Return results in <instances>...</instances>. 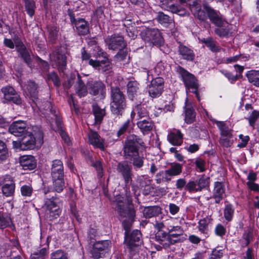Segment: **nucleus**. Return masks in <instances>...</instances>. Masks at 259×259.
Instances as JSON below:
<instances>
[{
    "label": "nucleus",
    "instance_id": "nucleus-1",
    "mask_svg": "<svg viewBox=\"0 0 259 259\" xmlns=\"http://www.w3.org/2000/svg\"><path fill=\"white\" fill-rule=\"evenodd\" d=\"M52 179L53 181L52 191L49 188L44 189L45 195L44 205L46 208L47 216L51 221L57 219L61 214L62 210L58 205L61 200L56 195L55 196L47 195L51 192L61 193L65 187L64 178H52Z\"/></svg>",
    "mask_w": 259,
    "mask_h": 259
},
{
    "label": "nucleus",
    "instance_id": "nucleus-45",
    "mask_svg": "<svg viewBox=\"0 0 259 259\" xmlns=\"http://www.w3.org/2000/svg\"><path fill=\"white\" fill-rule=\"evenodd\" d=\"M157 19L160 23L165 25L171 24L174 22L172 18L162 12L157 13Z\"/></svg>",
    "mask_w": 259,
    "mask_h": 259
},
{
    "label": "nucleus",
    "instance_id": "nucleus-64",
    "mask_svg": "<svg viewBox=\"0 0 259 259\" xmlns=\"http://www.w3.org/2000/svg\"><path fill=\"white\" fill-rule=\"evenodd\" d=\"M222 250L213 249L209 259H220L223 256Z\"/></svg>",
    "mask_w": 259,
    "mask_h": 259
},
{
    "label": "nucleus",
    "instance_id": "nucleus-36",
    "mask_svg": "<svg viewBox=\"0 0 259 259\" xmlns=\"http://www.w3.org/2000/svg\"><path fill=\"white\" fill-rule=\"evenodd\" d=\"M54 60L56 61L59 69L62 71L65 68L66 65V57L65 55L57 51L54 53Z\"/></svg>",
    "mask_w": 259,
    "mask_h": 259
},
{
    "label": "nucleus",
    "instance_id": "nucleus-7",
    "mask_svg": "<svg viewBox=\"0 0 259 259\" xmlns=\"http://www.w3.org/2000/svg\"><path fill=\"white\" fill-rule=\"evenodd\" d=\"M160 6L163 9L181 16L189 15V12L185 8L181 6L175 5L173 0H162L160 2Z\"/></svg>",
    "mask_w": 259,
    "mask_h": 259
},
{
    "label": "nucleus",
    "instance_id": "nucleus-10",
    "mask_svg": "<svg viewBox=\"0 0 259 259\" xmlns=\"http://www.w3.org/2000/svg\"><path fill=\"white\" fill-rule=\"evenodd\" d=\"M105 42L108 48L113 50H120L124 49L126 44L121 35L113 34L110 37H107Z\"/></svg>",
    "mask_w": 259,
    "mask_h": 259
},
{
    "label": "nucleus",
    "instance_id": "nucleus-3",
    "mask_svg": "<svg viewBox=\"0 0 259 259\" xmlns=\"http://www.w3.org/2000/svg\"><path fill=\"white\" fill-rule=\"evenodd\" d=\"M144 142L139 137L135 135H131L127 137L123 147L124 156L129 159L139 154L140 147L144 146Z\"/></svg>",
    "mask_w": 259,
    "mask_h": 259
},
{
    "label": "nucleus",
    "instance_id": "nucleus-47",
    "mask_svg": "<svg viewBox=\"0 0 259 259\" xmlns=\"http://www.w3.org/2000/svg\"><path fill=\"white\" fill-rule=\"evenodd\" d=\"M9 157L8 149L6 144L0 140V162L6 160Z\"/></svg>",
    "mask_w": 259,
    "mask_h": 259
},
{
    "label": "nucleus",
    "instance_id": "nucleus-32",
    "mask_svg": "<svg viewBox=\"0 0 259 259\" xmlns=\"http://www.w3.org/2000/svg\"><path fill=\"white\" fill-rule=\"evenodd\" d=\"M169 231V238L173 240L176 241V243L180 241L179 237L183 234L184 231L183 229L179 226H170L167 228Z\"/></svg>",
    "mask_w": 259,
    "mask_h": 259
},
{
    "label": "nucleus",
    "instance_id": "nucleus-19",
    "mask_svg": "<svg viewBox=\"0 0 259 259\" xmlns=\"http://www.w3.org/2000/svg\"><path fill=\"white\" fill-rule=\"evenodd\" d=\"M89 64L102 73L105 72L111 68V63L108 58L101 61L90 59Z\"/></svg>",
    "mask_w": 259,
    "mask_h": 259
},
{
    "label": "nucleus",
    "instance_id": "nucleus-35",
    "mask_svg": "<svg viewBox=\"0 0 259 259\" xmlns=\"http://www.w3.org/2000/svg\"><path fill=\"white\" fill-rule=\"evenodd\" d=\"M75 89L76 94L80 97H84L87 94V87L81 79V76L79 74H77V80L75 85Z\"/></svg>",
    "mask_w": 259,
    "mask_h": 259
},
{
    "label": "nucleus",
    "instance_id": "nucleus-53",
    "mask_svg": "<svg viewBox=\"0 0 259 259\" xmlns=\"http://www.w3.org/2000/svg\"><path fill=\"white\" fill-rule=\"evenodd\" d=\"M125 30L129 37L132 39H134L137 36V30L136 27L133 25H128L126 26L124 24Z\"/></svg>",
    "mask_w": 259,
    "mask_h": 259
},
{
    "label": "nucleus",
    "instance_id": "nucleus-9",
    "mask_svg": "<svg viewBox=\"0 0 259 259\" xmlns=\"http://www.w3.org/2000/svg\"><path fill=\"white\" fill-rule=\"evenodd\" d=\"M117 172L123 178L126 185L132 181L133 173L132 166L127 161H122L117 163L116 167Z\"/></svg>",
    "mask_w": 259,
    "mask_h": 259
},
{
    "label": "nucleus",
    "instance_id": "nucleus-56",
    "mask_svg": "<svg viewBox=\"0 0 259 259\" xmlns=\"http://www.w3.org/2000/svg\"><path fill=\"white\" fill-rule=\"evenodd\" d=\"M47 79L53 82L54 85L56 87L60 85V81L57 74L55 72H52L48 75Z\"/></svg>",
    "mask_w": 259,
    "mask_h": 259
},
{
    "label": "nucleus",
    "instance_id": "nucleus-62",
    "mask_svg": "<svg viewBox=\"0 0 259 259\" xmlns=\"http://www.w3.org/2000/svg\"><path fill=\"white\" fill-rule=\"evenodd\" d=\"M51 259H67V257L64 252L58 250L52 254Z\"/></svg>",
    "mask_w": 259,
    "mask_h": 259
},
{
    "label": "nucleus",
    "instance_id": "nucleus-48",
    "mask_svg": "<svg viewBox=\"0 0 259 259\" xmlns=\"http://www.w3.org/2000/svg\"><path fill=\"white\" fill-rule=\"evenodd\" d=\"M180 3L184 6H188L189 9L192 12L196 8H199L200 5L198 3V0H179Z\"/></svg>",
    "mask_w": 259,
    "mask_h": 259
},
{
    "label": "nucleus",
    "instance_id": "nucleus-34",
    "mask_svg": "<svg viewBox=\"0 0 259 259\" xmlns=\"http://www.w3.org/2000/svg\"><path fill=\"white\" fill-rule=\"evenodd\" d=\"M93 112L95 116V123L100 124L106 114L105 110L101 109L97 104L93 105Z\"/></svg>",
    "mask_w": 259,
    "mask_h": 259
},
{
    "label": "nucleus",
    "instance_id": "nucleus-63",
    "mask_svg": "<svg viewBox=\"0 0 259 259\" xmlns=\"http://www.w3.org/2000/svg\"><path fill=\"white\" fill-rule=\"evenodd\" d=\"M259 117V112L254 111L252 112L251 115L248 118V121L250 126L253 127L255 122L256 119Z\"/></svg>",
    "mask_w": 259,
    "mask_h": 259
},
{
    "label": "nucleus",
    "instance_id": "nucleus-61",
    "mask_svg": "<svg viewBox=\"0 0 259 259\" xmlns=\"http://www.w3.org/2000/svg\"><path fill=\"white\" fill-rule=\"evenodd\" d=\"M58 29L57 27H52L49 30V38L50 40L54 43L58 37Z\"/></svg>",
    "mask_w": 259,
    "mask_h": 259
},
{
    "label": "nucleus",
    "instance_id": "nucleus-54",
    "mask_svg": "<svg viewBox=\"0 0 259 259\" xmlns=\"http://www.w3.org/2000/svg\"><path fill=\"white\" fill-rule=\"evenodd\" d=\"M234 214V209L231 204H228L226 206L224 209V217L228 221H231Z\"/></svg>",
    "mask_w": 259,
    "mask_h": 259
},
{
    "label": "nucleus",
    "instance_id": "nucleus-5",
    "mask_svg": "<svg viewBox=\"0 0 259 259\" xmlns=\"http://www.w3.org/2000/svg\"><path fill=\"white\" fill-rule=\"evenodd\" d=\"M176 70L181 76L186 89L190 92L194 93L197 99L199 100L198 93V83L195 77L180 66L177 67Z\"/></svg>",
    "mask_w": 259,
    "mask_h": 259
},
{
    "label": "nucleus",
    "instance_id": "nucleus-29",
    "mask_svg": "<svg viewBox=\"0 0 259 259\" xmlns=\"http://www.w3.org/2000/svg\"><path fill=\"white\" fill-rule=\"evenodd\" d=\"M77 33L80 35H85L89 32L88 22L83 19H79L75 22Z\"/></svg>",
    "mask_w": 259,
    "mask_h": 259
},
{
    "label": "nucleus",
    "instance_id": "nucleus-12",
    "mask_svg": "<svg viewBox=\"0 0 259 259\" xmlns=\"http://www.w3.org/2000/svg\"><path fill=\"white\" fill-rule=\"evenodd\" d=\"M90 93L103 99L106 95V85L100 80L91 81L88 84Z\"/></svg>",
    "mask_w": 259,
    "mask_h": 259
},
{
    "label": "nucleus",
    "instance_id": "nucleus-38",
    "mask_svg": "<svg viewBox=\"0 0 259 259\" xmlns=\"http://www.w3.org/2000/svg\"><path fill=\"white\" fill-rule=\"evenodd\" d=\"M170 177L180 175L182 171V165L179 163H172L166 169Z\"/></svg>",
    "mask_w": 259,
    "mask_h": 259
},
{
    "label": "nucleus",
    "instance_id": "nucleus-27",
    "mask_svg": "<svg viewBox=\"0 0 259 259\" xmlns=\"http://www.w3.org/2000/svg\"><path fill=\"white\" fill-rule=\"evenodd\" d=\"M139 91V84L137 81H130L127 84V93L128 98L133 100Z\"/></svg>",
    "mask_w": 259,
    "mask_h": 259
},
{
    "label": "nucleus",
    "instance_id": "nucleus-39",
    "mask_svg": "<svg viewBox=\"0 0 259 259\" xmlns=\"http://www.w3.org/2000/svg\"><path fill=\"white\" fill-rule=\"evenodd\" d=\"M35 102L37 103V105L36 106L39 107L40 110H44L46 112H49L52 114L56 113L55 107L52 105L50 102L46 101L42 104H41L39 99H38L37 101H35Z\"/></svg>",
    "mask_w": 259,
    "mask_h": 259
},
{
    "label": "nucleus",
    "instance_id": "nucleus-42",
    "mask_svg": "<svg viewBox=\"0 0 259 259\" xmlns=\"http://www.w3.org/2000/svg\"><path fill=\"white\" fill-rule=\"evenodd\" d=\"M15 184L13 182L10 183L5 184L2 187V192L3 194L6 197L12 196L15 192Z\"/></svg>",
    "mask_w": 259,
    "mask_h": 259
},
{
    "label": "nucleus",
    "instance_id": "nucleus-33",
    "mask_svg": "<svg viewBox=\"0 0 259 259\" xmlns=\"http://www.w3.org/2000/svg\"><path fill=\"white\" fill-rule=\"evenodd\" d=\"M185 107V122L187 123H192L195 119L196 113L194 111L192 105L187 103V99L186 101Z\"/></svg>",
    "mask_w": 259,
    "mask_h": 259
},
{
    "label": "nucleus",
    "instance_id": "nucleus-58",
    "mask_svg": "<svg viewBox=\"0 0 259 259\" xmlns=\"http://www.w3.org/2000/svg\"><path fill=\"white\" fill-rule=\"evenodd\" d=\"M33 192V189L30 186L24 185L21 188V192L23 196H30Z\"/></svg>",
    "mask_w": 259,
    "mask_h": 259
},
{
    "label": "nucleus",
    "instance_id": "nucleus-55",
    "mask_svg": "<svg viewBox=\"0 0 259 259\" xmlns=\"http://www.w3.org/2000/svg\"><path fill=\"white\" fill-rule=\"evenodd\" d=\"M192 13L200 20L204 21L206 18L205 12L201 10L200 5L199 6V8H196Z\"/></svg>",
    "mask_w": 259,
    "mask_h": 259
},
{
    "label": "nucleus",
    "instance_id": "nucleus-30",
    "mask_svg": "<svg viewBox=\"0 0 259 259\" xmlns=\"http://www.w3.org/2000/svg\"><path fill=\"white\" fill-rule=\"evenodd\" d=\"M179 52L184 59L188 61H193L194 59L195 55L193 51L182 44L179 45Z\"/></svg>",
    "mask_w": 259,
    "mask_h": 259
},
{
    "label": "nucleus",
    "instance_id": "nucleus-15",
    "mask_svg": "<svg viewBox=\"0 0 259 259\" xmlns=\"http://www.w3.org/2000/svg\"><path fill=\"white\" fill-rule=\"evenodd\" d=\"M24 91L25 95L28 97L35 105H37V103L35 101H37L38 91L37 84L33 81L29 80L24 85Z\"/></svg>",
    "mask_w": 259,
    "mask_h": 259
},
{
    "label": "nucleus",
    "instance_id": "nucleus-37",
    "mask_svg": "<svg viewBox=\"0 0 259 259\" xmlns=\"http://www.w3.org/2000/svg\"><path fill=\"white\" fill-rule=\"evenodd\" d=\"M149 121L143 122L141 125L138 126V128L143 135L149 134L154 127V123L151 118L148 119Z\"/></svg>",
    "mask_w": 259,
    "mask_h": 259
},
{
    "label": "nucleus",
    "instance_id": "nucleus-2",
    "mask_svg": "<svg viewBox=\"0 0 259 259\" xmlns=\"http://www.w3.org/2000/svg\"><path fill=\"white\" fill-rule=\"evenodd\" d=\"M110 96V111L112 115L119 118L126 107L125 96L118 87H111Z\"/></svg>",
    "mask_w": 259,
    "mask_h": 259
},
{
    "label": "nucleus",
    "instance_id": "nucleus-26",
    "mask_svg": "<svg viewBox=\"0 0 259 259\" xmlns=\"http://www.w3.org/2000/svg\"><path fill=\"white\" fill-rule=\"evenodd\" d=\"M224 193L225 188L223 184L221 182H215L213 193V197L215 199V203H220L225 195Z\"/></svg>",
    "mask_w": 259,
    "mask_h": 259
},
{
    "label": "nucleus",
    "instance_id": "nucleus-52",
    "mask_svg": "<svg viewBox=\"0 0 259 259\" xmlns=\"http://www.w3.org/2000/svg\"><path fill=\"white\" fill-rule=\"evenodd\" d=\"M47 254V251L46 248H42L40 250L34 251L31 254V259H45Z\"/></svg>",
    "mask_w": 259,
    "mask_h": 259
},
{
    "label": "nucleus",
    "instance_id": "nucleus-31",
    "mask_svg": "<svg viewBox=\"0 0 259 259\" xmlns=\"http://www.w3.org/2000/svg\"><path fill=\"white\" fill-rule=\"evenodd\" d=\"M17 51L19 52L21 58L29 67H30L32 60L30 54L25 46L23 44L16 45Z\"/></svg>",
    "mask_w": 259,
    "mask_h": 259
},
{
    "label": "nucleus",
    "instance_id": "nucleus-28",
    "mask_svg": "<svg viewBox=\"0 0 259 259\" xmlns=\"http://www.w3.org/2000/svg\"><path fill=\"white\" fill-rule=\"evenodd\" d=\"M161 213V208L158 206L145 207L143 210V215L146 218H151L158 216Z\"/></svg>",
    "mask_w": 259,
    "mask_h": 259
},
{
    "label": "nucleus",
    "instance_id": "nucleus-4",
    "mask_svg": "<svg viewBox=\"0 0 259 259\" xmlns=\"http://www.w3.org/2000/svg\"><path fill=\"white\" fill-rule=\"evenodd\" d=\"M42 132L39 130L32 134L27 132L21 137L22 150L34 149L35 145L40 146L44 142Z\"/></svg>",
    "mask_w": 259,
    "mask_h": 259
},
{
    "label": "nucleus",
    "instance_id": "nucleus-6",
    "mask_svg": "<svg viewBox=\"0 0 259 259\" xmlns=\"http://www.w3.org/2000/svg\"><path fill=\"white\" fill-rule=\"evenodd\" d=\"M140 36L145 42L155 46H160L163 42L160 31L154 28H145L143 30Z\"/></svg>",
    "mask_w": 259,
    "mask_h": 259
},
{
    "label": "nucleus",
    "instance_id": "nucleus-44",
    "mask_svg": "<svg viewBox=\"0 0 259 259\" xmlns=\"http://www.w3.org/2000/svg\"><path fill=\"white\" fill-rule=\"evenodd\" d=\"M202 41L212 52H219L222 49L211 38H204Z\"/></svg>",
    "mask_w": 259,
    "mask_h": 259
},
{
    "label": "nucleus",
    "instance_id": "nucleus-51",
    "mask_svg": "<svg viewBox=\"0 0 259 259\" xmlns=\"http://www.w3.org/2000/svg\"><path fill=\"white\" fill-rule=\"evenodd\" d=\"M25 7L27 14L32 17L34 13V10L35 8V3L31 0H24Z\"/></svg>",
    "mask_w": 259,
    "mask_h": 259
},
{
    "label": "nucleus",
    "instance_id": "nucleus-49",
    "mask_svg": "<svg viewBox=\"0 0 259 259\" xmlns=\"http://www.w3.org/2000/svg\"><path fill=\"white\" fill-rule=\"evenodd\" d=\"M210 223V219L209 218H204L200 220L199 222V230L203 233H207L208 230V225Z\"/></svg>",
    "mask_w": 259,
    "mask_h": 259
},
{
    "label": "nucleus",
    "instance_id": "nucleus-17",
    "mask_svg": "<svg viewBox=\"0 0 259 259\" xmlns=\"http://www.w3.org/2000/svg\"><path fill=\"white\" fill-rule=\"evenodd\" d=\"M117 210L118 214L123 218L132 220L135 217V211L132 205L118 202L117 204Z\"/></svg>",
    "mask_w": 259,
    "mask_h": 259
},
{
    "label": "nucleus",
    "instance_id": "nucleus-22",
    "mask_svg": "<svg viewBox=\"0 0 259 259\" xmlns=\"http://www.w3.org/2000/svg\"><path fill=\"white\" fill-rule=\"evenodd\" d=\"M20 163L24 170H32L36 167V160L31 155H24L21 157Z\"/></svg>",
    "mask_w": 259,
    "mask_h": 259
},
{
    "label": "nucleus",
    "instance_id": "nucleus-21",
    "mask_svg": "<svg viewBox=\"0 0 259 259\" xmlns=\"http://www.w3.org/2000/svg\"><path fill=\"white\" fill-rule=\"evenodd\" d=\"M51 175L52 178H64V167L62 161L55 159L52 161Z\"/></svg>",
    "mask_w": 259,
    "mask_h": 259
},
{
    "label": "nucleus",
    "instance_id": "nucleus-11",
    "mask_svg": "<svg viewBox=\"0 0 259 259\" xmlns=\"http://www.w3.org/2000/svg\"><path fill=\"white\" fill-rule=\"evenodd\" d=\"M164 80L162 77H156L152 80L149 86L148 92L152 98L159 97L163 90Z\"/></svg>",
    "mask_w": 259,
    "mask_h": 259
},
{
    "label": "nucleus",
    "instance_id": "nucleus-14",
    "mask_svg": "<svg viewBox=\"0 0 259 259\" xmlns=\"http://www.w3.org/2000/svg\"><path fill=\"white\" fill-rule=\"evenodd\" d=\"M1 91L4 94V100L7 102H12L17 105L21 103V99L20 96L12 87L7 86L3 87L1 89Z\"/></svg>",
    "mask_w": 259,
    "mask_h": 259
},
{
    "label": "nucleus",
    "instance_id": "nucleus-24",
    "mask_svg": "<svg viewBox=\"0 0 259 259\" xmlns=\"http://www.w3.org/2000/svg\"><path fill=\"white\" fill-rule=\"evenodd\" d=\"M131 117L132 118L144 117L147 119L150 118L149 111L144 105H137L135 106L131 113Z\"/></svg>",
    "mask_w": 259,
    "mask_h": 259
},
{
    "label": "nucleus",
    "instance_id": "nucleus-25",
    "mask_svg": "<svg viewBox=\"0 0 259 259\" xmlns=\"http://www.w3.org/2000/svg\"><path fill=\"white\" fill-rule=\"evenodd\" d=\"M88 137L91 144L100 149H104L103 141L96 132L91 131L88 134Z\"/></svg>",
    "mask_w": 259,
    "mask_h": 259
},
{
    "label": "nucleus",
    "instance_id": "nucleus-60",
    "mask_svg": "<svg viewBox=\"0 0 259 259\" xmlns=\"http://www.w3.org/2000/svg\"><path fill=\"white\" fill-rule=\"evenodd\" d=\"M232 137H221L220 142V144L226 147H228L231 146L233 144V140L232 139Z\"/></svg>",
    "mask_w": 259,
    "mask_h": 259
},
{
    "label": "nucleus",
    "instance_id": "nucleus-13",
    "mask_svg": "<svg viewBox=\"0 0 259 259\" xmlns=\"http://www.w3.org/2000/svg\"><path fill=\"white\" fill-rule=\"evenodd\" d=\"M142 234L138 230H134L131 233L125 235V242L130 249L138 246L142 243Z\"/></svg>",
    "mask_w": 259,
    "mask_h": 259
},
{
    "label": "nucleus",
    "instance_id": "nucleus-50",
    "mask_svg": "<svg viewBox=\"0 0 259 259\" xmlns=\"http://www.w3.org/2000/svg\"><path fill=\"white\" fill-rule=\"evenodd\" d=\"M209 178L206 176H202L198 181L197 190L200 191L202 189L208 187Z\"/></svg>",
    "mask_w": 259,
    "mask_h": 259
},
{
    "label": "nucleus",
    "instance_id": "nucleus-18",
    "mask_svg": "<svg viewBox=\"0 0 259 259\" xmlns=\"http://www.w3.org/2000/svg\"><path fill=\"white\" fill-rule=\"evenodd\" d=\"M26 123L22 121L14 122L9 127V131L17 137H22L28 131Z\"/></svg>",
    "mask_w": 259,
    "mask_h": 259
},
{
    "label": "nucleus",
    "instance_id": "nucleus-8",
    "mask_svg": "<svg viewBox=\"0 0 259 259\" xmlns=\"http://www.w3.org/2000/svg\"><path fill=\"white\" fill-rule=\"evenodd\" d=\"M111 241L103 240L95 243L92 250V254L94 258H99L105 256L111 247Z\"/></svg>",
    "mask_w": 259,
    "mask_h": 259
},
{
    "label": "nucleus",
    "instance_id": "nucleus-57",
    "mask_svg": "<svg viewBox=\"0 0 259 259\" xmlns=\"http://www.w3.org/2000/svg\"><path fill=\"white\" fill-rule=\"evenodd\" d=\"M130 124V121L129 119L126 120L123 124L120 127L119 130L117 132V136L119 138L122 135H124L125 133L127 131Z\"/></svg>",
    "mask_w": 259,
    "mask_h": 259
},
{
    "label": "nucleus",
    "instance_id": "nucleus-43",
    "mask_svg": "<svg viewBox=\"0 0 259 259\" xmlns=\"http://www.w3.org/2000/svg\"><path fill=\"white\" fill-rule=\"evenodd\" d=\"M247 76L250 83L259 87V71L252 70L247 74Z\"/></svg>",
    "mask_w": 259,
    "mask_h": 259
},
{
    "label": "nucleus",
    "instance_id": "nucleus-16",
    "mask_svg": "<svg viewBox=\"0 0 259 259\" xmlns=\"http://www.w3.org/2000/svg\"><path fill=\"white\" fill-rule=\"evenodd\" d=\"M204 9L207 13V16L212 23L217 26L221 27L223 25L224 20L222 15L218 11H217L207 6H204Z\"/></svg>",
    "mask_w": 259,
    "mask_h": 259
},
{
    "label": "nucleus",
    "instance_id": "nucleus-59",
    "mask_svg": "<svg viewBox=\"0 0 259 259\" xmlns=\"http://www.w3.org/2000/svg\"><path fill=\"white\" fill-rule=\"evenodd\" d=\"M134 221V218L133 219H125L122 222V226L125 230V235L129 233L132 224Z\"/></svg>",
    "mask_w": 259,
    "mask_h": 259
},
{
    "label": "nucleus",
    "instance_id": "nucleus-41",
    "mask_svg": "<svg viewBox=\"0 0 259 259\" xmlns=\"http://www.w3.org/2000/svg\"><path fill=\"white\" fill-rule=\"evenodd\" d=\"M216 124L220 130L221 131V137H232L231 131L229 130V127L223 121H216Z\"/></svg>",
    "mask_w": 259,
    "mask_h": 259
},
{
    "label": "nucleus",
    "instance_id": "nucleus-20",
    "mask_svg": "<svg viewBox=\"0 0 259 259\" xmlns=\"http://www.w3.org/2000/svg\"><path fill=\"white\" fill-rule=\"evenodd\" d=\"M169 237V232L167 233L161 231H158L155 236V240L164 248L168 247L170 245L176 243V241L171 240Z\"/></svg>",
    "mask_w": 259,
    "mask_h": 259
},
{
    "label": "nucleus",
    "instance_id": "nucleus-40",
    "mask_svg": "<svg viewBox=\"0 0 259 259\" xmlns=\"http://www.w3.org/2000/svg\"><path fill=\"white\" fill-rule=\"evenodd\" d=\"M171 180L167 170H165L159 171L155 176V181L159 184L163 182H169Z\"/></svg>",
    "mask_w": 259,
    "mask_h": 259
},
{
    "label": "nucleus",
    "instance_id": "nucleus-23",
    "mask_svg": "<svg viewBox=\"0 0 259 259\" xmlns=\"http://www.w3.org/2000/svg\"><path fill=\"white\" fill-rule=\"evenodd\" d=\"M169 142L175 146H180L183 142V134L180 131L174 130L167 136Z\"/></svg>",
    "mask_w": 259,
    "mask_h": 259
},
{
    "label": "nucleus",
    "instance_id": "nucleus-46",
    "mask_svg": "<svg viewBox=\"0 0 259 259\" xmlns=\"http://www.w3.org/2000/svg\"><path fill=\"white\" fill-rule=\"evenodd\" d=\"M128 159L132 161V163L136 169L141 168L144 165V158L143 156H140L139 154H138V156H133Z\"/></svg>",
    "mask_w": 259,
    "mask_h": 259
}]
</instances>
